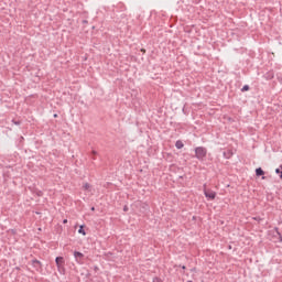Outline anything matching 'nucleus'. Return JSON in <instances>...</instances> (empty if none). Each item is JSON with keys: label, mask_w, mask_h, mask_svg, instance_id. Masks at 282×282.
I'll return each instance as SVG.
<instances>
[{"label": "nucleus", "mask_w": 282, "mask_h": 282, "mask_svg": "<svg viewBox=\"0 0 282 282\" xmlns=\"http://www.w3.org/2000/svg\"><path fill=\"white\" fill-rule=\"evenodd\" d=\"M161 280H160V278H154L153 279V282H160Z\"/></svg>", "instance_id": "dca6fc26"}, {"label": "nucleus", "mask_w": 282, "mask_h": 282, "mask_svg": "<svg viewBox=\"0 0 282 282\" xmlns=\"http://www.w3.org/2000/svg\"><path fill=\"white\" fill-rule=\"evenodd\" d=\"M276 175H280V180H282V165L275 170Z\"/></svg>", "instance_id": "6e6552de"}, {"label": "nucleus", "mask_w": 282, "mask_h": 282, "mask_svg": "<svg viewBox=\"0 0 282 282\" xmlns=\"http://www.w3.org/2000/svg\"><path fill=\"white\" fill-rule=\"evenodd\" d=\"M208 151L204 147H197L195 149V158L198 159L200 162H204V158H206V154Z\"/></svg>", "instance_id": "f257e3e1"}, {"label": "nucleus", "mask_w": 282, "mask_h": 282, "mask_svg": "<svg viewBox=\"0 0 282 282\" xmlns=\"http://www.w3.org/2000/svg\"><path fill=\"white\" fill-rule=\"evenodd\" d=\"M276 235L279 236L280 243H282V236L281 232H279V228H275Z\"/></svg>", "instance_id": "f8f14e48"}, {"label": "nucleus", "mask_w": 282, "mask_h": 282, "mask_svg": "<svg viewBox=\"0 0 282 282\" xmlns=\"http://www.w3.org/2000/svg\"><path fill=\"white\" fill-rule=\"evenodd\" d=\"M123 210L127 213V210H129V207L124 206Z\"/></svg>", "instance_id": "6ab92c4d"}, {"label": "nucleus", "mask_w": 282, "mask_h": 282, "mask_svg": "<svg viewBox=\"0 0 282 282\" xmlns=\"http://www.w3.org/2000/svg\"><path fill=\"white\" fill-rule=\"evenodd\" d=\"M267 78H268L269 80H271V78H274V74H273V73H268Z\"/></svg>", "instance_id": "4468645a"}, {"label": "nucleus", "mask_w": 282, "mask_h": 282, "mask_svg": "<svg viewBox=\"0 0 282 282\" xmlns=\"http://www.w3.org/2000/svg\"><path fill=\"white\" fill-rule=\"evenodd\" d=\"M256 175L257 177H261V175H265V172L263 171V169L258 167L256 169Z\"/></svg>", "instance_id": "423d86ee"}, {"label": "nucleus", "mask_w": 282, "mask_h": 282, "mask_svg": "<svg viewBox=\"0 0 282 282\" xmlns=\"http://www.w3.org/2000/svg\"><path fill=\"white\" fill-rule=\"evenodd\" d=\"M176 149H184V143L182 141H176L175 143Z\"/></svg>", "instance_id": "0eeeda50"}, {"label": "nucleus", "mask_w": 282, "mask_h": 282, "mask_svg": "<svg viewBox=\"0 0 282 282\" xmlns=\"http://www.w3.org/2000/svg\"><path fill=\"white\" fill-rule=\"evenodd\" d=\"M95 270H98V267H95Z\"/></svg>", "instance_id": "5701e85b"}, {"label": "nucleus", "mask_w": 282, "mask_h": 282, "mask_svg": "<svg viewBox=\"0 0 282 282\" xmlns=\"http://www.w3.org/2000/svg\"><path fill=\"white\" fill-rule=\"evenodd\" d=\"M241 91H250V86L245 85V86L241 88Z\"/></svg>", "instance_id": "9b49d317"}, {"label": "nucleus", "mask_w": 282, "mask_h": 282, "mask_svg": "<svg viewBox=\"0 0 282 282\" xmlns=\"http://www.w3.org/2000/svg\"><path fill=\"white\" fill-rule=\"evenodd\" d=\"M186 269V265H182V270H185Z\"/></svg>", "instance_id": "412c9836"}, {"label": "nucleus", "mask_w": 282, "mask_h": 282, "mask_svg": "<svg viewBox=\"0 0 282 282\" xmlns=\"http://www.w3.org/2000/svg\"><path fill=\"white\" fill-rule=\"evenodd\" d=\"M13 124H21V121H15V120H12Z\"/></svg>", "instance_id": "2eb2a0df"}, {"label": "nucleus", "mask_w": 282, "mask_h": 282, "mask_svg": "<svg viewBox=\"0 0 282 282\" xmlns=\"http://www.w3.org/2000/svg\"><path fill=\"white\" fill-rule=\"evenodd\" d=\"M224 156L227 159L232 158V152L228 150L227 152H224Z\"/></svg>", "instance_id": "1a4fd4ad"}, {"label": "nucleus", "mask_w": 282, "mask_h": 282, "mask_svg": "<svg viewBox=\"0 0 282 282\" xmlns=\"http://www.w3.org/2000/svg\"><path fill=\"white\" fill-rule=\"evenodd\" d=\"M93 155H98V152H96L95 150H93Z\"/></svg>", "instance_id": "a211bd4d"}, {"label": "nucleus", "mask_w": 282, "mask_h": 282, "mask_svg": "<svg viewBox=\"0 0 282 282\" xmlns=\"http://www.w3.org/2000/svg\"><path fill=\"white\" fill-rule=\"evenodd\" d=\"M91 210H96V207H91Z\"/></svg>", "instance_id": "4be33fe9"}, {"label": "nucleus", "mask_w": 282, "mask_h": 282, "mask_svg": "<svg viewBox=\"0 0 282 282\" xmlns=\"http://www.w3.org/2000/svg\"><path fill=\"white\" fill-rule=\"evenodd\" d=\"M204 195H205V197H207V199H210V200H213V199H215V197H217V193H215L212 189H207L206 185H204Z\"/></svg>", "instance_id": "f03ea898"}, {"label": "nucleus", "mask_w": 282, "mask_h": 282, "mask_svg": "<svg viewBox=\"0 0 282 282\" xmlns=\"http://www.w3.org/2000/svg\"><path fill=\"white\" fill-rule=\"evenodd\" d=\"M74 257L76 259V262L80 263L83 261V259L85 258V254H83V252H80V251H75Z\"/></svg>", "instance_id": "20e7f679"}, {"label": "nucleus", "mask_w": 282, "mask_h": 282, "mask_svg": "<svg viewBox=\"0 0 282 282\" xmlns=\"http://www.w3.org/2000/svg\"><path fill=\"white\" fill-rule=\"evenodd\" d=\"M63 224H67V219H64V220H63Z\"/></svg>", "instance_id": "aec40b11"}, {"label": "nucleus", "mask_w": 282, "mask_h": 282, "mask_svg": "<svg viewBox=\"0 0 282 282\" xmlns=\"http://www.w3.org/2000/svg\"><path fill=\"white\" fill-rule=\"evenodd\" d=\"M32 265L33 268H35L36 270H41L43 268V264L41 263V261H39L37 259L32 260Z\"/></svg>", "instance_id": "39448f33"}, {"label": "nucleus", "mask_w": 282, "mask_h": 282, "mask_svg": "<svg viewBox=\"0 0 282 282\" xmlns=\"http://www.w3.org/2000/svg\"><path fill=\"white\" fill-rule=\"evenodd\" d=\"M78 232H79V235H84V236L87 235V234L85 232V229H83V226H80Z\"/></svg>", "instance_id": "ddd939ff"}, {"label": "nucleus", "mask_w": 282, "mask_h": 282, "mask_svg": "<svg viewBox=\"0 0 282 282\" xmlns=\"http://www.w3.org/2000/svg\"><path fill=\"white\" fill-rule=\"evenodd\" d=\"M55 263H56L58 271L61 272L65 265V259L63 257H56Z\"/></svg>", "instance_id": "7ed1b4c3"}, {"label": "nucleus", "mask_w": 282, "mask_h": 282, "mask_svg": "<svg viewBox=\"0 0 282 282\" xmlns=\"http://www.w3.org/2000/svg\"><path fill=\"white\" fill-rule=\"evenodd\" d=\"M91 188V185L89 183L84 184V191H89Z\"/></svg>", "instance_id": "9d476101"}, {"label": "nucleus", "mask_w": 282, "mask_h": 282, "mask_svg": "<svg viewBox=\"0 0 282 282\" xmlns=\"http://www.w3.org/2000/svg\"><path fill=\"white\" fill-rule=\"evenodd\" d=\"M279 83H282V76L278 77Z\"/></svg>", "instance_id": "f3484780"}]
</instances>
